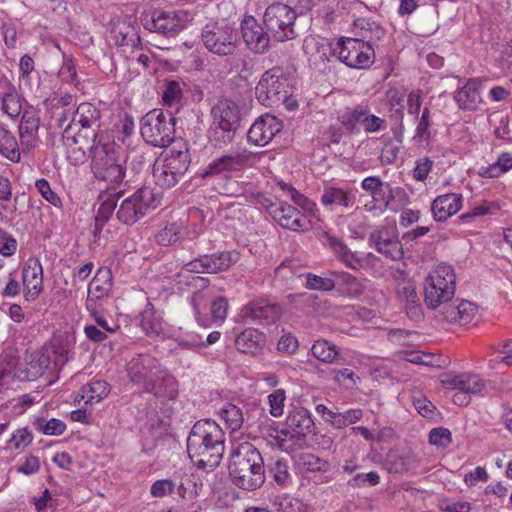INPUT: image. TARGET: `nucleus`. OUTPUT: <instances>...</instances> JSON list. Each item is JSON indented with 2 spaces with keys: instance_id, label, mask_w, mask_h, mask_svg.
Wrapping results in <instances>:
<instances>
[{
  "instance_id": "1",
  "label": "nucleus",
  "mask_w": 512,
  "mask_h": 512,
  "mask_svg": "<svg viewBox=\"0 0 512 512\" xmlns=\"http://www.w3.org/2000/svg\"><path fill=\"white\" fill-rule=\"evenodd\" d=\"M225 434L211 419L197 421L187 438V452L199 468L212 471L219 466L225 450Z\"/></svg>"
},
{
  "instance_id": "2",
  "label": "nucleus",
  "mask_w": 512,
  "mask_h": 512,
  "mask_svg": "<svg viewBox=\"0 0 512 512\" xmlns=\"http://www.w3.org/2000/svg\"><path fill=\"white\" fill-rule=\"evenodd\" d=\"M355 27L360 28L357 35L360 38H341L333 46L332 51L341 62L348 67L355 69L369 68L375 59V52L369 40L372 38L368 32L375 34L380 38L383 34L382 29L375 23L366 19H359L355 22Z\"/></svg>"
},
{
  "instance_id": "3",
  "label": "nucleus",
  "mask_w": 512,
  "mask_h": 512,
  "mask_svg": "<svg viewBox=\"0 0 512 512\" xmlns=\"http://www.w3.org/2000/svg\"><path fill=\"white\" fill-rule=\"evenodd\" d=\"M229 475L232 482L247 491L260 488L265 482L264 461L250 443H241L231 453Z\"/></svg>"
},
{
  "instance_id": "4",
  "label": "nucleus",
  "mask_w": 512,
  "mask_h": 512,
  "mask_svg": "<svg viewBox=\"0 0 512 512\" xmlns=\"http://www.w3.org/2000/svg\"><path fill=\"white\" fill-rule=\"evenodd\" d=\"M91 154V171L94 178L105 183L107 188H116L123 182L126 168L114 143H102L101 140L88 148Z\"/></svg>"
},
{
  "instance_id": "5",
  "label": "nucleus",
  "mask_w": 512,
  "mask_h": 512,
  "mask_svg": "<svg viewBox=\"0 0 512 512\" xmlns=\"http://www.w3.org/2000/svg\"><path fill=\"white\" fill-rule=\"evenodd\" d=\"M240 122L239 106L230 99L218 100L211 109L209 139L221 147L232 142Z\"/></svg>"
},
{
  "instance_id": "6",
  "label": "nucleus",
  "mask_w": 512,
  "mask_h": 512,
  "mask_svg": "<svg viewBox=\"0 0 512 512\" xmlns=\"http://www.w3.org/2000/svg\"><path fill=\"white\" fill-rule=\"evenodd\" d=\"M143 139L155 147H167L175 138L176 119L170 112L153 109L141 118Z\"/></svg>"
},
{
  "instance_id": "7",
  "label": "nucleus",
  "mask_w": 512,
  "mask_h": 512,
  "mask_svg": "<svg viewBox=\"0 0 512 512\" xmlns=\"http://www.w3.org/2000/svg\"><path fill=\"white\" fill-rule=\"evenodd\" d=\"M158 200L149 187H142L125 198L116 211V218L123 224L132 225L142 219L151 209H155Z\"/></svg>"
},
{
  "instance_id": "8",
  "label": "nucleus",
  "mask_w": 512,
  "mask_h": 512,
  "mask_svg": "<svg viewBox=\"0 0 512 512\" xmlns=\"http://www.w3.org/2000/svg\"><path fill=\"white\" fill-rule=\"evenodd\" d=\"M297 14L293 8L283 3L270 5L264 14V23L272 36L280 42L296 37L294 30Z\"/></svg>"
},
{
  "instance_id": "9",
  "label": "nucleus",
  "mask_w": 512,
  "mask_h": 512,
  "mask_svg": "<svg viewBox=\"0 0 512 512\" xmlns=\"http://www.w3.org/2000/svg\"><path fill=\"white\" fill-rule=\"evenodd\" d=\"M288 88V78L283 70L280 67H273L261 76L255 88V95L261 104L274 106L287 97Z\"/></svg>"
},
{
  "instance_id": "10",
  "label": "nucleus",
  "mask_w": 512,
  "mask_h": 512,
  "mask_svg": "<svg viewBox=\"0 0 512 512\" xmlns=\"http://www.w3.org/2000/svg\"><path fill=\"white\" fill-rule=\"evenodd\" d=\"M202 40L210 52L227 56L233 54L236 49L238 33L230 25L210 23L202 31Z\"/></svg>"
},
{
  "instance_id": "11",
  "label": "nucleus",
  "mask_w": 512,
  "mask_h": 512,
  "mask_svg": "<svg viewBox=\"0 0 512 512\" xmlns=\"http://www.w3.org/2000/svg\"><path fill=\"white\" fill-rule=\"evenodd\" d=\"M188 21V13L183 10H154L143 18L144 27L152 32L173 36L181 31Z\"/></svg>"
},
{
  "instance_id": "12",
  "label": "nucleus",
  "mask_w": 512,
  "mask_h": 512,
  "mask_svg": "<svg viewBox=\"0 0 512 512\" xmlns=\"http://www.w3.org/2000/svg\"><path fill=\"white\" fill-rule=\"evenodd\" d=\"M162 367L156 357L143 353L132 357L126 364V372L130 382L143 389L157 373L161 372Z\"/></svg>"
},
{
  "instance_id": "13",
  "label": "nucleus",
  "mask_w": 512,
  "mask_h": 512,
  "mask_svg": "<svg viewBox=\"0 0 512 512\" xmlns=\"http://www.w3.org/2000/svg\"><path fill=\"white\" fill-rule=\"evenodd\" d=\"M327 241L336 258L352 270H370L375 266L377 257L373 253L353 252L343 241L328 236Z\"/></svg>"
},
{
  "instance_id": "14",
  "label": "nucleus",
  "mask_w": 512,
  "mask_h": 512,
  "mask_svg": "<svg viewBox=\"0 0 512 512\" xmlns=\"http://www.w3.org/2000/svg\"><path fill=\"white\" fill-rule=\"evenodd\" d=\"M281 312L280 305L264 298H256L241 309L239 317L246 322L269 325L279 319Z\"/></svg>"
},
{
  "instance_id": "15",
  "label": "nucleus",
  "mask_w": 512,
  "mask_h": 512,
  "mask_svg": "<svg viewBox=\"0 0 512 512\" xmlns=\"http://www.w3.org/2000/svg\"><path fill=\"white\" fill-rule=\"evenodd\" d=\"M369 244L386 258L397 261L403 258L404 250L396 229L381 227L370 233Z\"/></svg>"
},
{
  "instance_id": "16",
  "label": "nucleus",
  "mask_w": 512,
  "mask_h": 512,
  "mask_svg": "<svg viewBox=\"0 0 512 512\" xmlns=\"http://www.w3.org/2000/svg\"><path fill=\"white\" fill-rule=\"evenodd\" d=\"M273 219L283 228L292 231H305L309 229V222L304 215L287 202L273 203L267 208Z\"/></svg>"
},
{
  "instance_id": "17",
  "label": "nucleus",
  "mask_w": 512,
  "mask_h": 512,
  "mask_svg": "<svg viewBox=\"0 0 512 512\" xmlns=\"http://www.w3.org/2000/svg\"><path fill=\"white\" fill-rule=\"evenodd\" d=\"M283 129V123L271 114L258 117L251 125L247 138L256 146H265Z\"/></svg>"
},
{
  "instance_id": "18",
  "label": "nucleus",
  "mask_w": 512,
  "mask_h": 512,
  "mask_svg": "<svg viewBox=\"0 0 512 512\" xmlns=\"http://www.w3.org/2000/svg\"><path fill=\"white\" fill-rule=\"evenodd\" d=\"M456 276L450 265H439L425 280L428 284V298L430 302L438 290H444L445 296H454Z\"/></svg>"
},
{
  "instance_id": "19",
  "label": "nucleus",
  "mask_w": 512,
  "mask_h": 512,
  "mask_svg": "<svg viewBox=\"0 0 512 512\" xmlns=\"http://www.w3.org/2000/svg\"><path fill=\"white\" fill-rule=\"evenodd\" d=\"M241 33L247 47L254 53H264L269 46L268 33L253 16H247L241 22Z\"/></svg>"
},
{
  "instance_id": "20",
  "label": "nucleus",
  "mask_w": 512,
  "mask_h": 512,
  "mask_svg": "<svg viewBox=\"0 0 512 512\" xmlns=\"http://www.w3.org/2000/svg\"><path fill=\"white\" fill-rule=\"evenodd\" d=\"M72 115V120L66 125L65 131L71 128L72 124H79L83 129H91L92 143H94V135H96V142L100 140L98 138L101 118V112L99 109H97L92 103L83 102L78 105Z\"/></svg>"
},
{
  "instance_id": "21",
  "label": "nucleus",
  "mask_w": 512,
  "mask_h": 512,
  "mask_svg": "<svg viewBox=\"0 0 512 512\" xmlns=\"http://www.w3.org/2000/svg\"><path fill=\"white\" fill-rule=\"evenodd\" d=\"M477 312V307L470 301L456 299L443 305L439 310L442 319L459 325L469 324Z\"/></svg>"
},
{
  "instance_id": "22",
  "label": "nucleus",
  "mask_w": 512,
  "mask_h": 512,
  "mask_svg": "<svg viewBox=\"0 0 512 512\" xmlns=\"http://www.w3.org/2000/svg\"><path fill=\"white\" fill-rule=\"evenodd\" d=\"M143 391L159 399L173 400L178 395V382L162 367L161 372L157 373L155 378L145 385Z\"/></svg>"
},
{
  "instance_id": "23",
  "label": "nucleus",
  "mask_w": 512,
  "mask_h": 512,
  "mask_svg": "<svg viewBox=\"0 0 512 512\" xmlns=\"http://www.w3.org/2000/svg\"><path fill=\"white\" fill-rule=\"evenodd\" d=\"M22 282L25 299L34 301L43 290V269L37 260H29L23 267Z\"/></svg>"
},
{
  "instance_id": "24",
  "label": "nucleus",
  "mask_w": 512,
  "mask_h": 512,
  "mask_svg": "<svg viewBox=\"0 0 512 512\" xmlns=\"http://www.w3.org/2000/svg\"><path fill=\"white\" fill-rule=\"evenodd\" d=\"M462 202V195L457 193H448L436 197L431 205L433 218L437 222L446 221L461 209Z\"/></svg>"
},
{
  "instance_id": "25",
  "label": "nucleus",
  "mask_w": 512,
  "mask_h": 512,
  "mask_svg": "<svg viewBox=\"0 0 512 512\" xmlns=\"http://www.w3.org/2000/svg\"><path fill=\"white\" fill-rule=\"evenodd\" d=\"M174 175L180 179L187 172L191 158L185 143H180L179 148L174 146L163 160H160Z\"/></svg>"
},
{
  "instance_id": "26",
  "label": "nucleus",
  "mask_w": 512,
  "mask_h": 512,
  "mask_svg": "<svg viewBox=\"0 0 512 512\" xmlns=\"http://www.w3.org/2000/svg\"><path fill=\"white\" fill-rule=\"evenodd\" d=\"M323 206L334 209L336 207L351 208L355 204V195L339 187H325L320 197Z\"/></svg>"
},
{
  "instance_id": "27",
  "label": "nucleus",
  "mask_w": 512,
  "mask_h": 512,
  "mask_svg": "<svg viewBox=\"0 0 512 512\" xmlns=\"http://www.w3.org/2000/svg\"><path fill=\"white\" fill-rule=\"evenodd\" d=\"M0 99L2 110L10 118H16L22 111L21 97L15 86L8 80L0 82Z\"/></svg>"
},
{
  "instance_id": "28",
  "label": "nucleus",
  "mask_w": 512,
  "mask_h": 512,
  "mask_svg": "<svg viewBox=\"0 0 512 512\" xmlns=\"http://www.w3.org/2000/svg\"><path fill=\"white\" fill-rule=\"evenodd\" d=\"M454 100L460 109L475 110L479 103H481V96L479 92V83L475 79H470L454 94Z\"/></svg>"
},
{
  "instance_id": "29",
  "label": "nucleus",
  "mask_w": 512,
  "mask_h": 512,
  "mask_svg": "<svg viewBox=\"0 0 512 512\" xmlns=\"http://www.w3.org/2000/svg\"><path fill=\"white\" fill-rule=\"evenodd\" d=\"M265 344V335L257 329L248 328L235 339L236 348L245 354H257Z\"/></svg>"
},
{
  "instance_id": "30",
  "label": "nucleus",
  "mask_w": 512,
  "mask_h": 512,
  "mask_svg": "<svg viewBox=\"0 0 512 512\" xmlns=\"http://www.w3.org/2000/svg\"><path fill=\"white\" fill-rule=\"evenodd\" d=\"M139 317L140 327L147 336H159L164 332L162 315L151 303L146 304V307L140 313Z\"/></svg>"
},
{
  "instance_id": "31",
  "label": "nucleus",
  "mask_w": 512,
  "mask_h": 512,
  "mask_svg": "<svg viewBox=\"0 0 512 512\" xmlns=\"http://www.w3.org/2000/svg\"><path fill=\"white\" fill-rule=\"evenodd\" d=\"M111 33L113 34V39L117 46L138 48L141 44L138 31L130 24L118 23L112 28Z\"/></svg>"
},
{
  "instance_id": "32",
  "label": "nucleus",
  "mask_w": 512,
  "mask_h": 512,
  "mask_svg": "<svg viewBox=\"0 0 512 512\" xmlns=\"http://www.w3.org/2000/svg\"><path fill=\"white\" fill-rule=\"evenodd\" d=\"M287 424L290 428L295 430L297 434L301 435L310 433L314 427L310 412L304 407L294 408L287 418Z\"/></svg>"
},
{
  "instance_id": "33",
  "label": "nucleus",
  "mask_w": 512,
  "mask_h": 512,
  "mask_svg": "<svg viewBox=\"0 0 512 512\" xmlns=\"http://www.w3.org/2000/svg\"><path fill=\"white\" fill-rule=\"evenodd\" d=\"M206 257V272L218 273L228 270L238 261V254L234 251H223Z\"/></svg>"
},
{
  "instance_id": "34",
  "label": "nucleus",
  "mask_w": 512,
  "mask_h": 512,
  "mask_svg": "<svg viewBox=\"0 0 512 512\" xmlns=\"http://www.w3.org/2000/svg\"><path fill=\"white\" fill-rule=\"evenodd\" d=\"M112 287L111 271L107 268H101L97 271L94 278L88 286V294L96 299H101L108 295Z\"/></svg>"
},
{
  "instance_id": "35",
  "label": "nucleus",
  "mask_w": 512,
  "mask_h": 512,
  "mask_svg": "<svg viewBox=\"0 0 512 512\" xmlns=\"http://www.w3.org/2000/svg\"><path fill=\"white\" fill-rule=\"evenodd\" d=\"M250 159V155L243 152H235L222 155L214 159L220 171L225 173H232L242 170Z\"/></svg>"
},
{
  "instance_id": "36",
  "label": "nucleus",
  "mask_w": 512,
  "mask_h": 512,
  "mask_svg": "<svg viewBox=\"0 0 512 512\" xmlns=\"http://www.w3.org/2000/svg\"><path fill=\"white\" fill-rule=\"evenodd\" d=\"M415 462V456L410 452L391 451L385 465L389 473H402L412 468Z\"/></svg>"
},
{
  "instance_id": "37",
  "label": "nucleus",
  "mask_w": 512,
  "mask_h": 512,
  "mask_svg": "<svg viewBox=\"0 0 512 512\" xmlns=\"http://www.w3.org/2000/svg\"><path fill=\"white\" fill-rule=\"evenodd\" d=\"M108 394V384L105 381H93L84 385L76 395L75 401L84 400L86 404L97 403Z\"/></svg>"
},
{
  "instance_id": "38",
  "label": "nucleus",
  "mask_w": 512,
  "mask_h": 512,
  "mask_svg": "<svg viewBox=\"0 0 512 512\" xmlns=\"http://www.w3.org/2000/svg\"><path fill=\"white\" fill-rule=\"evenodd\" d=\"M0 154L12 162L20 161V149L15 136L0 125Z\"/></svg>"
},
{
  "instance_id": "39",
  "label": "nucleus",
  "mask_w": 512,
  "mask_h": 512,
  "mask_svg": "<svg viewBox=\"0 0 512 512\" xmlns=\"http://www.w3.org/2000/svg\"><path fill=\"white\" fill-rule=\"evenodd\" d=\"M40 125L39 113L34 107H28L23 110L19 125V134L21 141L36 135Z\"/></svg>"
},
{
  "instance_id": "40",
  "label": "nucleus",
  "mask_w": 512,
  "mask_h": 512,
  "mask_svg": "<svg viewBox=\"0 0 512 512\" xmlns=\"http://www.w3.org/2000/svg\"><path fill=\"white\" fill-rule=\"evenodd\" d=\"M329 275L335 281V287H341L347 294L357 296L362 293L361 282L353 275L344 271H330Z\"/></svg>"
},
{
  "instance_id": "41",
  "label": "nucleus",
  "mask_w": 512,
  "mask_h": 512,
  "mask_svg": "<svg viewBox=\"0 0 512 512\" xmlns=\"http://www.w3.org/2000/svg\"><path fill=\"white\" fill-rule=\"evenodd\" d=\"M312 355L324 363H334L339 360V350L332 342L319 339L314 342L311 348Z\"/></svg>"
},
{
  "instance_id": "42",
  "label": "nucleus",
  "mask_w": 512,
  "mask_h": 512,
  "mask_svg": "<svg viewBox=\"0 0 512 512\" xmlns=\"http://www.w3.org/2000/svg\"><path fill=\"white\" fill-rule=\"evenodd\" d=\"M295 464L299 470L307 472H326L329 463L315 454L302 452L295 457Z\"/></svg>"
},
{
  "instance_id": "43",
  "label": "nucleus",
  "mask_w": 512,
  "mask_h": 512,
  "mask_svg": "<svg viewBox=\"0 0 512 512\" xmlns=\"http://www.w3.org/2000/svg\"><path fill=\"white\" fill-rule=\"evenodd\" d=\"M153 177L161 188L169 189L174 187L180 180L177 175L167 168L160 160H157L153 167Z\"/></svg>"
},
{
  "instance_id": "44",
  "label": "nucleus",
  "mask_w": 512,
  "mask_h": 512,
  "mask_svg": "<svg viewBox=\"0 0 512 512\" xmlns=\"http://www.w3.org/2000/svg\"><path fill=\"white\" fill-rule=\"evenodd\" d=\"M220 415L224 419L228 428L232 431L239 430L244 423V414L242 409L232 403H227L220 410Z\"/></svg>"
},
{
  "instance_id": "45",
  "label": "nucleus",
  "mask_w": 512,
  "mask_h": 512,
  "mask_svg": "<svg viewBox=\"0 0 512 512\" xmlns=\"http://www.w3.org/2000/svg\"><path fill=\"white\" fill-rule=\"evenodd\" d=\"M363 116H365V107L359 105L344 111L339 116V121L349 133H356L359 131L358 123H362Z\"/></svg>"
},
{
  "instance_id": "46",
  "label": "nucleus",
  "mask_w": 512,
  "mask_h": 512,
  "mask_svg": "<svg viewBox=\"0 0 512 512\" xmlns=\"http://www.w3.org/2000/svg\"><path fill=\"white\" fill-rule=\"evenodd\" d=\"M273 507L276 512H310L309 507L301 500L288 496L276 497Z\"/></svg>"
},
{
  "instance_id": "47",
  "label": "nucleus",
  "mask_w": 512,
  "mask_h": 512,
  "mask_svg": "<svg viewBox=\"0 0 512 512\" xmlns=\"http://www.w3.org/2000/svg\"><path fill=\"white\" fill-rule=\"evenodd\" d=\"M117 207V200L115 197H108L105 201H103L95 216V229L94 233L97 234L101 232L105 223L111 218L113 212Z\"/></svg>"
},
{
  "instance_id": "48",
  "label": "nucleus",
  "mask_w": 512,
  "mask_h": 512,
  "mask_svg": "<svg viewBox=\"0 0 512 512\" xmlns=\"http://www.w3.org/2000/svg\"><path fill=\"white\" fill-rule=\"evenodd\" d=\"M371 196L376 202H384L386 208L396 210L393 206V199L395 197H405L406 193L403 188H391L389 184L384 183L382 189L376 191V194H371Z\"/></svg>"
},
{
  "instance_id": "49",
  "label": "nucleus",
  "mask_w": 512,
  "mask_h": 512,
  "mask_svg": "<svg viewBox=\"0 0 512 512\" xmlns=\"http://www.w3.org/2000/svg\"><path fill=\"white\" fill-rule=\"evenodd\" d=\"M17 359L4 355L0 357V377L9 385L15 379H22L17 370Z\"/></svg>"
},
{
  "instance_id": "50",
  "label": "nucleus",
  "mask_w": 512,
  "mask_h": 512,
  "mask_svg": "<svg viewBox=\"0 0 512 512\" xmlns=\"http://www.w3.org/2000/svg\"><path fill=\"white\" fill-rule=\"evenodd\" d=\"M35 429L42 432L45 435H61L66 430V424L56 418L45 420L44 418H37L34 421Z\"/></svg>"
},
{
  "instance_id": "51",
  "label": "nucleus",
  "mask_w": 512,
  "mask_h": 512,
  "mask_svg": "<svg viewBox=\"0 0 512 512\" xmlns=\"http://www.w3.org/2000/svg\"><path fill=\"white\" fill-rule=\"evenodd\" d=\"M240 197L253 204H260L266 209L271 203V200L251 183H242Z\"/></svg>"
},
{
  "instance_id": "52",
  "label": "nucleus",
  "mask_w": 512,
  "mask_h": 512,
  "mask_svg": "<svg viewBox=\"0 0 512 512\" xmlns=\"http://www.w3.org/2000/svg\"><path fill=\"white\" fill-rule=\"evenodd\" d=\"M181 227L176 223L166 225L156 235V241L163 246L175 244L180 239Z\"/></svg>"
},
{
  "instance_id": "53",
  "label": "nucleus",
  "mask_w": 512,
  "mask_h": 512,
  "mask_svg": "<svg viewBox=\"0 0 512 512\" xmlns=\"http://www.w3.org/2000/svg\"><path fill=\"white\" fill-rule=\"evenodd\" d=\"M33 440L31 432L27 428L16 430L8 442V448L11 450H22Z\"/></svg>"
},
{
  "instance_id": "54",
  "label": "nucleus",
  "mask_w": 512,
  "mask_h": 512,
  "mask_svg": "<svg viewBox=\"0 0 512 512\" xmlns=\"http://www.w3.org/2000/svg\"><path fill=\"white\" fill-rule=\"evenodd\" d=\"M306 287L312 290L331 291L335 288L332 277H321L311 273L306 275Z\"/></svg>"
},
{
  "instance_id": "55",
  "label": "nucleus",
  "mask_w": 512,
  "mask_h": 512,
  "mask_svg": "<svg viewBox=\"0 0 512 512\" xmlns=\"http://www.w3.org/2000/svg\"><path fill=\"white\" fill-rule=\"evenodd\" d=\"M498 209H499V206L496 203L484 200L478 204H475L472 207L471 211L462 214L461 219L467 220V219H470V218L476 217V216L493 214Z\"/></svg>"
},
{
  "instance_id": "56",
  "label": "nucleus",
  "mask_w": 512,
  "mask_h": 512,
  "mask_svg": "<svg viewBox=\"0 0 512 512\" xmlns=\"http://www.w3.org/2000/svg\"><path fill=\"white\" fill-rule=\"evenodd\" d=\"M362 125L364 127L365 132L374 133L379 132L387 127L386 120L380 118L374 114H370L368 109L365 107V116L362 119Z\"/></svg>"
},
{
  "instance_id": "57",
  "label": "nucleus",
  "mask_w": 512,
  "mask_h": 512,
  "mask_svg": "<svg viewBox=\"0 0 512 512\" xmlns=\"http://www.w3.org/2000/svg\"><path fill=\"white\" fill-rule=\"evenodd\" d=\"M452 441L451 432L443 427L434 428L429 433V442L440 448H446Z\"/></svg>"
},
{
  "instance_id": "58",
  "label": "nucleus",
  "mask_w": 512,
  "mask_h": 512,
  "mask_svg": "<svg viewBox=\"0 0 512 512\" xmlns=\"http://www.w3.org/2000/svg\"><path fill=\"white\" fill-rule=\"evenodd\" d=\"M285 399L286 396L283 389H277L268 396L270 413L272 416L279 417L283 414Z\"/></svg>"
},
{
  "instance_id": "59",
  "label": "nucleus",
  "mask_w": 512,
  "mask_h": 512,
  "mask_svg": "<svg viewBox=\"0 0 512 512\" xmlns=\"http://www.w3.org/2000/svg\"><path fill=\"white\" fill-rule=\"evenodd\" d=\"M270 472L273 476L274 481L278 485H285L290 479V473L288 471V464L284 460H276L273 466L270 468Z\"/></svg>"
},
{
  "instance_id": "60",
  "label": "nucleus",
  "mask_w": 512,
  "mask_h": 512,
  "mask_svg": "<svg viewBox=\"0 0 512 512\" xmlns=\"http://www.w3.org/2000/svg\"><path fill=\"white\" fill-rule=\"evenodd\" d=\"M182 97V89L177 81H169L163 92L162 99L166 105H173Z\"/></svg>"
},
{
  "instance_id": "61",
  "label": "nucleus",
  "mask_w": 512,
  "mask_h": 512,
  "mask_svg": "<svg viewBox=\"0 0 512 512\" xmlns=\"http://www.w3.org/2000/svg\"><path fill=\"white\" fill-rule=\"evenodd\" d=\"M37 191L45 198L50 204L58 207L61 205L59 196L50 188V184L45 179H38L35 183Z\"/></svg>"
},
{
  "instance_id": "62",
  "label": "nucleus",
  "mask_w": 512,
  "mask_h": 512,
  "mask_svg": "<svg viewBox=\"0 0 512 512\" xmlns=\"http://www.w3.org/2000/svg\"><path fill=\"white\" fill-rule=\"evenodd\" d=\"M59 76L66 82L78 85L79 80L77 78L76 67L71 58L64 57L63 64L59 70Z\"/></svg>"
},
{
  "instance_id": "63",
  "label": "nucleus",
  "mask_w": 512,
  "mask_h": 512,
  "mask_svg": "<svg viewBox=\"0 0 512 512\" xmlns=\"http://www.w3.org/2000/svg\"><path fill=\"white\" fill-rule=\"evenodd\" d=\"M16 249L17 241L5 230L0 228V254L9 257L16 252Z\"/></svg>"
},
{
  "instance_id": "64",
  "label": "nucleus",
  "mask_w": 512,
  "mask_h": 512,
  "mask_svg": "<svg viewBox=\"0 0 512 512\" xmlns=\"http://www.w3.org/2000/svg\"><path fill=\"white\" fill-rule=\"evenodd\" d=\"M228 301L224 297L215 299L211 304V316L215 321L223 322L227 316Z\"/></svg>"
}]
</instances>
